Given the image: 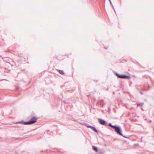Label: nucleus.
Masks as SVG:
<instances>
[{
	"instance_id": "10",
	"label": "nucleus",
	"mask_w": 154,
	"mask_h": 154,
	"mask_svg": "<svg viewBox=\"0 0 154 154\" xmlns=\"http://www.w3.org/2000/svg\"><path fill=\"white\" fill-rule=\"evenodd\" d=\"M23 123L24 125H30L29 121L27 122H23Z\"/></svg>"
},
{
	"instance_id": "7",
	"label": "nucleus",
	"mask_w": 154,
	"mask_h": 154,
	"mask_svg": "<svg viewBox=\"0 0 154 154\" xmlns=\"http://www.w3.org/2000/svg\"><path fill=\"white\" fill-rule=\"evenodd\" d=\"M143 103H138L137 104V105L138 106H143Z\"/></svg>"
},
{
	"instance_id": "1",
	"label": "nucleus",
	"mask_w": 154,
	"mask_h": 154,
	"mask_svg": "<svg viewBox=\"0 0 154 154\" xmlns=\"http://www.w3.org/2000/svg\"><path fill=\"white\" fill-rule=\"evenodd\" d=\"M115 131L117 133V134L123 136L122 133V130H121L120 127L118 126H117L115 130Z\"/></svg>"
},
{
	"instance_id": "12",
	"label": "nucleus",
	"mask_w": 154,
	"mask_h": 154,
	"mask_svg": "<svg viewBox=\"0 0 154 154\" xmlns=\"http://www.w3.org/2000/svg\"><path fill=\"white\" fill-rule=\"evenodd\" d=\"M92 126H88L87 127L88 128H91V129L92 128Z\"/></svg>"
},
{
	"instance_id": "6",
	"label": "nucleus",
	"mask_w": 154,
	"mask_h": 154,
	"mask_svg": "<svg viewBox=\"0 0 154 154\" xmlns=\"http://www.w3.org/2000/svg\"><path fill=\"white\" fill-rule=\"evenodd\" d=\"M93 149L95 151L97 152L98 151V149L95 146H93Z\"/></svg>"
},
{
	"instance_id": "9",
	"label": "nucleus",
	"mask_w": 154,
	"mask_h": 154,
	"mask_svg": "<svg viewBox=\"0 0 154 154\" xmlns=\"http://www.w3.org/2000/svg\"><path fill=\"white\" fill-rule=\"evenodd\" d=\"M59 72L62 75H64V73L63 70H59Z\"/></svg>"
},
{
	"instance_id": "8",
	"label": "nucleus",
	"mask_w": 154,
	"mask_h": 154,
	"mask_svg": "<svg viewBox=\"0 0 154 154\" xmlns=\"http://www.w3.org/2000/svg\"><path fill=\"white\" fill-rule=\"evenodd\" d=\"M93 131H94L96 133H97V129H96L95 128L92 126V128H91Z\"/></svg>"
},
{
	"instance_id": "5",
	"label": "nucleus",
	"mask_w": 154,
	"mask_h": 154,
	"mask_svg": "<svg viewBox=\"0 0 154 154\" xmlns=\"http://www.w3.org/2000/svg\"><path fill=\"white\" fill-rule=\"evenodd\" d=\"M109 126H110V127L112 128L113 129H114V130H115V128H116L117 126H114V125H113L110 123H109Z\"/></svg>"
},
{
	"instance_id": "3",
	"label": "nucleus",
	"mask_w": 154,
	"mask_h": 154,
	"mask_svg": "<svg viewBox=\"0 0 154 154\" xmlns=\"http://www.w3.org/2000/svg\"><path fill=\"white\" fill-rule=\"evenodd\" d=\"M37 118L35 117H33L31 118V119L29 121V123L31 124H33L37 121Z\"/></svg>"
},
{
	"instance_id": "2",
	"label": "nucleus",
	"mask_w": 154,
	"mask_h": 154,
	"mask_svg": "<svg viewBox=\"0 0 154 154\" xmlns=\"http://www.w3.org/2000/svg\"><path fill=\"white\" fill-rule=\"evenodd\" d=\"M116 75L119 78L122 79H129L130 78L129 76H127L125 75H120L117 73L116 74Z\"/></svg>"
},
{
	"instance_id": "4",
	"label": "nucleus",
	"mask_w": 154,
	"mask_h": 154,
	"mask_svg": "<svg viewBox=\"0 0 154 154\" xmlns=\"http://www.w3.org/2000/svg\"><path fill=\"white\" fill-rule=\"evenodd\" d=\"M98 122L100 124L103 125H104L106 122L105 120L101 119H99Z\"/></svg>"
},
{
	"instance_id": "11",
	"label": "nucleus",
	"mask_w": 154,
	"mask_h": 154,
	"mask_svg": "<svg viewBox=\"0 0 154 154\" xmlns=\"http://www.w3.org/2000/svg\"><path fill=\"white\" fill-rule=\"evenodd\" d=\"M109 0V2H110V4L112 5V7L113 8V6L112 5V3L111 2V0Z\"/></svg>"
}]
</instances>
